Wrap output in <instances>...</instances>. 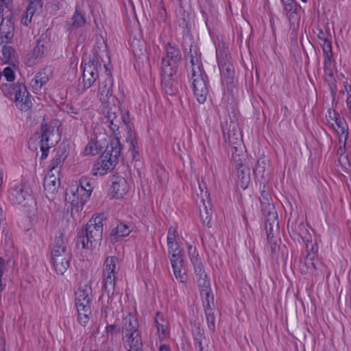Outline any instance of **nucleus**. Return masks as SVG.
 I'll list each match as a JSON object with an SVG mask.
<instances>
[{"label":"nucleus","instance_id":"nucleus-1","mask_svg":"<svg viewBox=\"0 0 351 351\" xmlns=\"http://www.w3.org/2000/svg\"><path fill=\"white\" fill-rule=\"evenodd\" d=\"M112 78L109 75H107L104 80H99L97 97L104 104L103 113L105 123H108L110 130L114 132L121 128H125L128 134L127 141L130 142V149H134L136 141L132 124L126 121L118 106L114 103L110 105V99L112 102L114 101V98L112 97Z\"/></svg>","mask_w":351,"mask_h":351},{"label":"nucleus","instance_id":"nucleus-2","mask_svg":"<svg viewBox=\"0 0 351 351\" xmlns=\"http://www.w3.org/2000/svg\"><path fill=\"white\" fill-rule=\"evenodd\" d=\"M104 214L93 215L77 234L76 245L83 249H94L99 247L103 238Z\"/></svg>","mask_w":351,"mask_h":351},{"label":"nucleus","instance_id":"nucleus-3","mask_svg":"<svg viewBox=\"0 0 351 351\" xmlns=\"http://www.w3.org/2000/svg\"><path fill=\"white\" fill-rule=\"evenodd\" d=\"M93 182L87 178H82L79 182L69 186L65 191V201L70 203L77 210L82 209L84 204L89 199L93 190Z\"/></svg>","mask_w":351,"mask_h":351},{"label":"nucleus","instance_id":"nucleus-4","mask_svg":"<svg viewBox=\"0 0 351 351\" xmlns=\"http://www.w3.org/2000/svg\"><path fill=\"white\" fill-rule=\"evenodd\" d=\"M118 258L116 256H108L103 265V289L99 300L102 304L106 300L109 304L112 302L114 294L116 275L119 271Z\"/></svg>","mask_w":351,"mask_h":351},{"label":"nucleus","instance_id":"nucleus-5","mask_svg":"<svg viewBox=\"0 0 351 351\" xmlns=\"http://www.w3.org/2000/svg\"><path fill=\"white\" fill-rule=\"evenodd\" d=\"M71 258V250L68 246L64 234L60 232L55 237L51 250V262L56 272L61 275L64 274L69 267Z\"/></svg>","mask_w":351,"mask_h":351},{"label":"nucleus","instance_id":"nucleus-6","mask_svg":"<svg viewBox=\"0 0 351 351\" xmlns=\"http://www.w3.org/2000/svg\"><path fill=\"white\" fill-rule=\"evenodd\" d=\"M217 63L220 70L221 84L228 92L232 93L237 84L233 64L230 56L226 53H217Z\"/></svg>","mask_w":351,"mask_h":351},{"label":"nucleus","instance_id":"nucleus-7","mask_svg":"<svg viewBox=\"0 0 351 351\" xmlns=\"http://www.w3.org/2000/svg\"><path fill=\"white\" fill-rule=\"evenodd\" d=\"M181 62L182 54L179 48L171 43L165 45L161 62V72L167 75L177 73Z\"/></svg>","mask_w":351,"mask_h":351},{"label":"nucleus","instance_id":"nucleus-8","mask_svg":"<svg viewBox=\"0 0 351 351\" xmlns=\"http://www.w3.org/2000/svg\"><path fill=\"white\" fill-rule=\"evenodd\" d=\"M8 94L11 99H14L16 106L22 111L29 110L32 102L31 95L24 83L18 82L10 84L8 88Z\"/></svg>","mask_w":351,"mask_h":351},{"label":"nucleus","instance_id":"nucleus-9","mask_svg":"<svg viewBox=\"0 0 351 351\" xmlns=\"http://www.w3.org/2000/svg\"><path fill=\"white\" fill-rule=\"evenodd\" d=\"M221 129L223 138L229 145H241L242 134L240 131L239 123L234 114H228L225 121L221 123Z\"/></svg>","mask_w":351,"mask_h":351},{"label":"nucleus","instance_id":"nucleus-10","mask_svg":"<svg viewBox=\"0 0 351 351\" xmlns=\"http://www.w3.org/2000/svg\"><path fill=\"white\" fill-rule=\"evenodd\" d=\"M121 129H123L125 132L126 136H125L126 142L130 145V142L127 141V130L125 128H121ZM120 130V128L119 129ZM114 134L116 136L113 139H112L110 143L107 145L106 149L104 152L102 154L103 158H107L110 160V162H112V164L116 166V165L118 163L119 160L121 157V150H122V145L119 141V137L118 136L119 134H120V131H116L114 132L112 131ZM137 142V141L136 140ZM137 145L135 147L134 149H130V147H128V150L132 152V154L133 155V158H135V154L137 153L136 151Z\"/></svg>","mask_w":351,"mask_h":351},{"label":"nucleus","instance_id":"nucleus-11","mask_svg":"<svg viewBox=\"0 0 351 351\" xmlns=\"http://www.w3.org/2000/svg\"><path fill=\"white\" fill-rule=\"evenodd\" d=\"M192 80L193 94L199 103L204 104L208 94L207 75L197 67L192 74Z\"/></svg>","mask_w":351,"mask_h":351},{"label":"nucleus","instance_id":"nucleus-12","mask_svg":"<svg viewBox=\"0 0 351 351\" xmlns=\"http://www.w3.org/2000/svg\"><path fill=\"white\" fill-rule=\"evenodd\" d=\"M101 69V64L96 58L86 63L83 70L82 81L79 84V90L84 91L90 88L99 78V71Z\"/></svg>","mask_w":351,"mask_h":351},{"label":"nucleus","instance_id":"nucleus-13","mask_svg":"<svg viewBox=\"0 0 351 351\" xmlns=\"http://www.w3.org/2000/svg\"><path fill=\"white\" fill-rule=\"evenodd\" d=\"M5 8L7 12L10 11L9 1L3 3V0H0V42L1 44L11 42L14 36V23L8 16L5 18L3 17Z\"/></svg>","mask_w":351,"mask_h":351},{"label":"nucleus","instance_id":"nucleus-14","mask_svg":"<svg viewBox=\"0 0 351 351\" xmlns=\"http://www.w3.org/2000/svg\"><path fill=\"white\" fill-rule=\"evenodd\" d=\"M32 190L26 183H21L11 189L9 192V199L13 204L27 207L34 203L31 195Z\"/></svg>","mask_w":351,"mask_h":351},{"label":"nucleus","instance_id":"nucleus-15","mask_svg":"<svg viewBox=\"0 0 351 351\" xmlns=\"http://www.w3.org/2000/svg\"><path fill=\"white\" fill-rule=\"evenodd\" d=\"M40 150L42 152L41 160L45 159L48 156V152L51 147L55 145L58 141V136L55 134V129L47 124L41 125Z\"/></svg>","mask_w":351,"mask_h":351},{"label":"nucleus","instance_id":"nucleus-16","mask_svg":"<svg viewBox=\"0 0 351 351\" xmlns=\"http://www.w3.org/2000/svg\"><path fill=\"white\" fill-rule=\"evenodd\" d=\"M331 112L329 111V118L327 119L328 125L334 130L338 136L344 137L343 149H346L347 141L349 137V125L344 117L339 114L334 113V117L331 116Z\"/></svg>","mask_w":351,"mask_h":351},{"label":"nucleus","instance_id":"nucleus-17","mask_svg":"<svg viewBox=\"0 0 351 351\" xmlns=\"http://www.w3.org/2000/svg\"><path fill=\"white\" fill-rule=\"evenodd\" d=\"M50 44L47 36H42L37 40L36 46L27 55V64L28 66L35 64L38 60L41 59L48 51Z\"/></svg>","mask_w":351,"mask_h":351},{"label":"nucleus","instance_id":"nucleus-18","mask_svg":"<svg viewBox=\"0 0 351 351\" xmlns=\"http://www.w3.org/2000/svg\"><path fill=\"white\" fill-rule=\"evenodd\" d=\"M259 201L261 213L265 219H269L271 223H276V218H278V214L274 204L271 202L270 194L267 191H263Z\"/></svg>","mask_w":351,"mask_h":351},{"label":"nucleus","instance_id":"nucleus-19","mask_svg":"<svg viewBox=\"0 0 351 351\" xmlns=\"http://www.w3.org/2000/svg\"><path fill=\"white\" fill-rule=\"evenodd\" d=\"M173 274L177 280L184 283L186 280V270L184 268L183 252L169 255Z\"/></svg>","mask_w":351,"mask_h":351},{"label":"nucleus","instance_id":"nucleus-20","mask_svg":"<svg viewBox=\"0 0 351 351\" xmlns=\"http://www.w3.org/2000/svg\"><path fill=\"white\" fill-rule=\"evenodd\" d=\"M188 253L190 261L193 266L196 280L208 277L196 248L189 245L188 247Z\"/></svg>","mask_w":351,"mask_h":351},{"label":"nucleus","instance_id":"nucleus-21","mask_svg":"<svg viewBox=\"0 0 351 351\" xmlns=\"http://www.w3.org/2000/svg\"><path fill=\"white\" fill-rule=\"evenodd\" d=\"M92 298L91 287L87 285L80 286L75 292V307H90Z\"/></svg>","mask_w":351,"mask_h":351},{"label":"nucleus","instance_id":"nucleus-22","mask_svg":"<svg viewBox=\"0 0 351 351\" xmlns=\"http://www.w3.org/2000/svg\"><path fill=\"white\" fill-rule=\"evenodd\" d=\"M56 174L48 171L43 181L44 190L48 198L52 197L58 192L60 184V178Z\"/></svg>","mask_w":351,"mask_h":351},{"label":"nucleus","instance_id":"nucleus-23","mask_svg":"<svg viewBox=\"0 0 351 351\" xmlns=\"http://www.w3.org/2000/svg\"><path fill=\"white\" fill-rule=\"evenodd\" d=\"M197 283L203 303H208L209 308L210 304L213 303L214 295L211 291L210 282L208 277L197 280Z\"/></svg>","mask_w":351,"mask_h":351},{"label":"nucleus","instance_id":"nucleus-24","mask_svg":"<svg viewBox=\"0 0 351 351\" xmlns=\"http://www.w3.org/2000/svg\"><path fill=\"white\" fill-rule=\"evenodd\" d=\"M67 156L66 147H59L56 149V153L49 165V172L56 173L59 176L61 167Z\"/></svg>","mask_w":351,"mask_h":351},{"label":"nucleus","instance_id":"nucleus-25","mask_svg":"<svg viewBox=\"0 0 351 351\" xmlns=\"http://www.w3.org/2000/svg\"><path fill=\"white\" fill-rule=\"evenodd\" d=\"M42 8L43 3L40 0L31 1L26 9L25 14L22 16L21 23L27 27L31 23L34 15L39 14L42 10Z\"/></svg>","mask_w":351,"mask_h":351},{"label":"nucleus","instance_id":"nucleus-26","mask_svg":"<svg viewBox=\"0 0 351 351\" xmlns=\"http://www.w3.org/2000/svg\"><path fill=\"white\" fill-rule=\"evenodd\" d=\"M112 162H110L107 158H103V155L98 158L94 163L91 172L94 176H104L108 173V171L112 170L114 168Z\"/></svg>","mask_w":351,"mask_h":351},{"label":"nucleus","instance_id":"nucleus-27","mask_svg":"<svg viewBox=\"0 0 351 351\" xmlns=\"http://www.w3.org/2000/svg\"><path fill=\"white\" fill-rule=\"evenodd\" d=\"M129 191V186L126 180L123 178H116L112 182L111 192L114 197L119 199Z\"/></svg>","mask_w":351,"mask_h":351},{"label":"nucleus","instance_id":"nucleus-28","mask_svg":"<svg viewBox=\"0 0 351 351\" xmlns=\"http://www.w3.org/2000/svg\"><path fill=\"white\" fill-rule=\"evenodd\" d=\"M176 73H171L167 75L165 73L162 72L161 84L165 93L170 95H174L178 91V84L173 78Z\"/></svg>","mask_w":351,"mask_h":351},{"label":"nucleus","instance_id":"nucleus-29","mask_svg":"<svg viewBox=\"0 0 351 351\" xmlns=\"http://www.w3.org/2000/svg\"><path fill=\"white\" fill-rule=\"evenodd\" d=\"M189 40V54L190 55V62L192 66V74H193V71L195 68L199 67V70L201 71H204L202 67V64L199 62V58L197 57V52L195 49V46L193 45V43L192 42V39L189 37L186 38L184 39V41L182 43V47L184 49H186L187 41L186 40Z\"/></svg>","mask_w":351,"mask_h":351},{"label":"nucleus","instance_id":"nucleus-30","mask_svg":"<svg viewBox=\"0 0 351 351\" xmlns=\"http://www.w3.org/2000/svg\"><path fill=\"white\" fill-rule=\"evenodd\" d=\"M271 172L269 160L263 158L258 160L256 165L254 169V173L256 177L261 179H266L269 177Z\"/></svg>","mask_w":351,"mask_h":351},{"label":"nucleus","instance_id":"nucleus-31","mask_svg":"<svg viewBox=\"0 0 351 351\" xmlns=\"http://www.w3.org/2000/svg\"><path fill=\"white\" fill-rule=\"evenodd\" d=\"M132 229L128 225L121 223L113 228L110 234V240L112 243H116L119 239L128 236Z\"/></svg>","mask_w":351,"mask_h":351},{"label":"nucleus","instance_id":"nucleus-32","mask_svg":"<svg viewBox=\"0 0 351 351\" xmlns=\"http://www.w3.org/2000/svg\"><path fill=\"white\" fill-rule=\"evenodd\" d=\"M86 23V19L77 7L71 21H68L66 23V28L69 31H73V29L83 27Z\"/></svg>","mask_w":351,"mask_h":351},{"label":"nucleus","instance_id":"nucleus-33","mask_svg":"<svg viewBox=\"0 0 351 351\" xmlns=\"http://www.w3.org/2000/svg\"><path fill=\"white\" fill-rule=\"evenodd\" d=\"M236 169L241 187L243 189H247L251 180L250 167L246 165H243L236 167Z\"/></svg>","mask_w":351,"mask_h":351},{"label":"nucleus","instance_id":"nucleus-34","mask_svg":"<svg viewBox=\"0 0 351 351\" xmlns=\"http://www.w3.org/2000/svg\"><path fill=\"white\" fill-rule=\"evenodd\" d=\"M201 202L202 203V206H199V215L204 225H206L210 228L211 227V218L213 214L210 204L208 202L206 204L202 195Z\"/></svg>","mask_w":351,"mask_h":351},{"label":"nucleus","instance_id":"nucleus-35","mask_svg":"<svg viewBox=\"0 0 351 351\" xmlns=\"http://www.w3.org/2000/svg\"><path fill=\"white\" fill-rule=\"evenodd\" d=\"M231 147L232 158L236 163V167L245 165L246 155L243 152V145L241 142V147L239 145H229Z\"/></svg>","mask_w":351,"mask_h":351},{"label":"nucleus","instance_id":"nucleus-36","mask_svg":"<svg viewBox=\"0 0 351 351\" xmlns=\"http://www.w3.org/2000/svg\"><path fill=\"white\" fill-rule=\"evenodd\" d=\"M16 53L14 48L10 46H3L0 58L3 64H14L16 60Z\"/></svg>","mask_w":351,"mask_h":351},{"label":"nucleus","instance_id":"nucleus-37","mask_svg":"<svg viewBox=\"0 0 351 351\" xmlns=\"http://www.w3.org/2000/svg\"><path fill=\"white\" fill-rule=\"evenodd\" d=\"M49 80V75L45 70L40 71L36 74L31 81V86L35 92L41 89L43 86Z\"/></svg>","mask_w":351,"mask_h":351},{"label":"nucleus","instance_id":"nucleus-38","mask_svg":"<svg viewBox=\"0 0 351 351\" xmlns=\"http://www.w3.org/2000/svg\"><path fill=\"white\" fill-rule=\"evenodd\" d=\"M111 304L110 302L109 304L107 303L106 305H103L101 307V314L102 316L104 317V321L106 324V331L108 334H110L112 335L113 334H117L121 332L122 329H120V327L115 323L114 324H109V321L107 319V310L109 308V305Z\"/></svg>","mask_w":351,"mask_h":351},{"label":"nucleus","instance_id":"nucleus-39","mask_svg":"<svg viewBox=\"0 0 351 351\" xmlns=\"http://www.w3.org/2000/svg\"><path fill=\"white\" fill-rule=\"evenodd\" d=\"M155 324L158 332L162 335V338H166L169 335L168 324L165 319L164 316L159 312L156 313L155 318Z\"/></svg>","mask_w":351,"mask_h":351},{"label":"nucleus","instance_id":"nucleus-40","mask_svg":"<svg viewBox=\"0 0 351 351\" xmlns=\"http://www.w3.org/2000/svg\"><path fill=\"white\" fill-rule=\"evenodd\" d=\"M300 235L303 242L305 243V248L307 252L304 259H306V261H308V259L310 261H313L315 258L314 253L316 252L317 250V245L315 243H313L312 241H309L306 235H302L301 232H300Z\"/></svg>","mask_w":351,"mask_h":351},{"label":"nucleus","instance_id":"nucleus-41","mask_svg":"<svg viewBox=\"0 0 351 351\" xmlns=\"http://www.w3.org/2000/svg\"><path fill=\"white\" fill-rule=\"evenodd\" d=\"M204 311L206 317V321L209 330L212 332L215 331V317L214 315L213 308L214 302L210 304V306L208 308V303H204Z\"/></svg>","mask_w":351,"mask_h":351},{"label":"nucleus","instance_id":"nucleus-42","mask_svg":"<svg viewBox=\"0 0 351 351\" xmlns=\"http://www.w3.org/2000/svg\"><path fill=\"white\" fill-rule=\"evenodd\" d=\"M265 228L267 233V239H274L278 233V220L276 218V223H271L269 219H265Z\"/></svg>","mask_w":351,"mask_h":351},{"label":"nucleus","instance_id":"nucleus-43","mask_svg":"<svg viewBox=\"0 0 351 351\" xmlns=\"http://www.w3.org/2000/svg\"><path fill=\"white\" fill-rule=\"evenodd\" d=\"M78 313V321L81 325L86 326L91 314L90 307L76 308Z\"/></svg>","mask_w":351,"mask_h":351},{"label":"nucleus","instance_id":"nucleus-44","mask_svg":"<svg viewBox=\"0 0 351 351\" xmlns=\"http://www.w3.org/2000/svg\"><path fill=\"white\" fill-rule=\"evenodd\" d=\"M284 9L288 16H291L295 14L297 10V3L295 0H281Z\"/></svg>","mask_w":351,"mask_h":351},{"label":"nucleus","instance_id":"nucleus-45","mask_svg":"<svg viewBox=\"0 0 351 351\" xmlns=\"http://www.w3.org/2000/svg\"><path fill=\"white\" fill-rule=\"evenodd\" d=\"M319 43L322 47V49L325 55V58H331L332 55L331 42L327 38L324 39L323 41H321Z\"/></svg>","mask_w":351,"mask_h":351},{"label":"nucleus","instance_id":"nucleus-46","mask_svg":"<svg viewBox=\"0 0 351 351\" xmlns=\"http://www.w3.org/2000/svg\"><path fill=\"white\" fill-rule=\"evenodd\" d=\"M178 237L176 228L173 226H170L167 233V244L177 243L176 239Z\"/></svg>","mask_w":351,"mask_h":351},{"label":"nucleus","instance_id":"nucleus-47","mask_svg":"<svg viewBox=\"0 0 351 351\" xmlns=\"http://www.w3.org/2000/svg\"><path fill=\"white\" fill-rule=\"evenodd\" d=\"M324 71L326 75L332 77L333 74V69L332 67V62H331V58H325L324 59Z\"/></svg>","mask_w":351,"mask_h":351},{"label":"nucleus","instance_id":"nucleus-48","mask_svg":"<svg viewBox=\"0 0 351 351\" xmlns=\"http://www.w3.org/2000/svg\"><path fill=\"white\" fill-rule=\"evenodd\" d=\"M194 341H199L204 339V330L199 327H196L193 332Z\"/></svg>","mask_w":351,"mask_h":351},{"label":"nucleus","instance_id":"nucleus-49","mask_svg":"<svg viewBox=\"0 0 351 351\" xmlns=\"http://www.w3.org/2000/svg\"><path fill=\"white\" fill-rule=\"evenodd\" d=\"M97 153L95 145L93 143H89L86 145L84 149V154L86 155H95Z\"/></svg>","mask_w":351,"mask_h":351},{"label":"nucleus","instance_id":"nucleus-50","mask_svg":"<svg viewBox=\"0 0 351 351\" xmlns=\"http://www.w3.org/2000/svg\"><path fill=\"white\" fill-rule=\"evenodd\" d=\"M169 255L180 253L182 250L180 249L179 245L177 243L167 244Z\"/></svg>","mask_w":351,"mask_h":351},{"label":"nucleus","instance_id":"nucleus-51","mask_svg":"<svg viewBox=\"0 0 351 351\" xmlns=\"http://www.w3.org/2000/svg\"><path fill=\"white\" fill-rule=\"evenodd\" d=\"M3 75L5 77L7 81L12 82L14 79V74L10 67H6L3 70Z\"/></svg>","mask_w":351,"mask_h":351},{"label":"nucleus","instance_id":"nucleus-52","mask_svg":"<svg viewBox=\"0 0 351 351\" xmlns=\"http://www.w3.org/2000/svg\"><path fill=\"white\" fill-rule=\"evenodd\" d=\"M268 242V247L270 248L272 253H276L279 246L278 245L276 241H274V239H269V241H267Z\"/></svg>","mask_w":351,"mask_h":351},{"label":"nucleus","instance_id":"nucleus-53","mask_svg":"<svg viewBox=\"0 0 351 351\" xmlns=\"http://www.w3.org/2000/svg\"><path fill=\"white\" fill-rule=\"evenodd\" d=\"M5 217L3 209L0 207V228L5 224Z\"/></svg>","mask_w":351,"mask_h":351},{"label":"nucleus","instance_id":"nucleus-54","mask_svg":"<svg viewBox=\"0 0 351 351\" xmlns=\"http://www.w3.org/2000/svg\"><path fill=\"white\" fill-rule=\"evenodd\" d=\"M343 141L344 137L339 136V143L340 145V147L339 148V152H341V154L345 152L346 149H343Z\"/></svg>","mask_w":351,"mask_h":351},{"label":"nucleus","instance_id":"nucleus-55","mask_svg":"<svg viewBox=\"0 0 351 351\" xmlns=\"http://www.w3.org/2000/svg\"><path fill=\"white\" fill-rule=\"evenodd\" d=\"M66 112L72 115L73 118L76 117L73 114H77V112L75 110V108L71 106H66Z\"/></svg>","mask_w":351,"mask_h":351},{"label":"nucleus","instance_id":"nucleus-56","mask_svg":"<svg viewBox=\"0 0 351 351\" xmlns=\"http://www.w3.org/2000/svg\"><path fill=\"white\" fill-rule=\"evenodd\" d=\"M202 341L203 340H199L195 341V346L196 348H197L198 351H206L204 350V347L202 346Z\"/></svg>","mask_w":351,"mask_h":351},{"label":"nucleus","instance_id":"nucleus-57","mask_svg":"<svg viewBox=\"0 0 351 351\" xmlns=\"http://www.w3.org/2000/svg\"><path fill=\"white\" fill-rule=\"evenodd\" d=\"M318 38L321 41H323L324 39H327V37L326 36V33L324 32H323L322 30H321L319 34H318Z\"/></svg>","mask_w":351,"mask_h":351},{"label":"nucleus","instance_id":"nucleus-58","mask_svg":"<svg viewBox=\"0 0 351 351\" xmlns=\"http://www.w3.org/2000/svg\"><path fill=\"white\" fill-rule=\"evenodd\" d=\"M159 351H170V347L167 344H162L159 347Z\"/></svg>","mask_w":351,"mask_h":351},{"label":"nucleus","instance_id":"nucleus-59","mask_svg":"<svg viewBox=\"0 0 351 351\" xmlns=\"http://www.w3.org/2000/svg\"><path fill=\"white\" fill-rule=\"evenodd\" d=\"M199 188L201 191V194H200V196L202 197V195L204 197H207V191H206L204 193V191H203V186H202V185L199 184Z\"/></svg>","mask_w":351,"mask_h":351},{"label":"nucleus","instance_id":"nucleus-60","mask_svg":"<svg viewBox=\"0 0 351 351\" xmlns=\"http://www.w3.org/2000/svg\"><path fill=\"white\" fill-rule=\"evenodd\" d=\"M298 228H299L300 231H302V230H306V225L304 223H300L299 224Z\"/></svg>","mask_w":351,"mask_h":351},{"label":"nucleus","instance_id":"nucleus-61","mask_svg":"<svg viewBox=\"0 0 351 351\" xmlns=\"http://www.w3.org/2000/svg\"><path fill=\"white\" fill-rule=\"evenodd\" d=\"M305 265H306V267L308 268H309L311 267V261H310V260L308 259V261H306L305 259Z\"/></svg>","mask_w":351,"mask_h":351},{"label":"nucleus","instance_id":"nucleus-62","mask_svg":"<svg viewBox=\"0 0 351 351\" xmlns=\"http://www.w3.org/2000/svg\"><path fill=\"white\" fill-rule=\"evenodd\" d=\"M3 342L0 340V351H4Z\"/></svg>","mask_w":351,"mask_h":351},{"label":"nucleus","instance_id":"nucleus-63","mask_svg":"<svg viewBox=\"0 0 351 351\" xmlns=\"http://www.w3.org/2000/svg\"><path fill=\"white\" fill-rule=\"evenodd\" d=\"M7 1H9V8H12V0H3V3H6Z\"/></svg>","mask_w":351,"mask_h":351},{"label":"nucleus","instance_id":"nucleus-64","mask_svg":"<svg viewBox=\"0 0 351 351\" xmlns=\"http://www.w3.org/2000/svg\"><path fill=\"white\" fill-rule=\"evenodd\" d=\"M314 259L313 261H311V266L312 267L313 269H316V265H315V263H314Z\"/></svg>","mask_w":351,"mask_h":351}]
</instances>
